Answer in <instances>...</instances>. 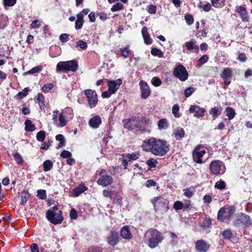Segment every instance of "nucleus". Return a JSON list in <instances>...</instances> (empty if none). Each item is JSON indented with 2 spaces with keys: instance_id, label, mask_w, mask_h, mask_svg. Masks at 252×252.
I'll return each mask as SVG.
<instances>
[{
  "instance_id": "nucleus-4",
  "label": "nucleus",
  "mask_w": 252,
  "mask_h": 252,
  "mask_svg": "<svg viewBox=\"0 0 252 252\" xmlns=\"http://www.w3.org/2000/svg\"><path fill=\"white\" fill-rule=\"evenodd\" d=\"M233 224L235 227H250L252 224V220L249 215L241 213L233 221Z\"/></svg>"
},
{
  "instance_id": "nucleus-42",
  "label": "nucleus",
  "mask_w": 252,
  "mask_h": 252,
  "mask_svg": "<svg viewBox=\"0 0 252 252\" xmlns=\"http://www.w3.org/2000/svg\"><path fill=\"white\" fill-rule=\"evenodd\" d=\"M158 163V160L157 159H154V158H150L146 161V164L149 166L148 170L151 169L152 168H155L157 166V164Z\"/></svg>"
},
{
  "instance_id": "nucleus-33",
  "label": "nucleus",
  "mask_w": 252,
  "mask_h": 252,
  "mask_svg": "<svg viewBox=\"0 0 252 252\" xmlns=\"http://www.w3.org/2000/svg\"><path fill=\"white\" fill-rule=\"evenodd\" d=\"M56 140L59 141L56 149H59L65 145V139L64 136L62 134H59L56 136Z\"/></svg>"
},
{
  "instance_id": "nucleus-16",
  "label": "nucleus",
  "mask_w": 252,
  "mask_h": 252,
  "mask_svg": "<svg viewBox=\"0 0 252 252\" xmlns=\"http://www.w3.org/2000/svg\"><path fill=\"white\" fill-rule=\"evenodd\" d=\"M138 118L136 116H132L130 118L126 119L123 120L124 127L128 130H132L135 128V121Z\"/></svg>"
},
{
  "instance_id": "nucleus-21",
  "label": "nucleus",
  "mask_w": 252,
  "mask_h": 252,
  "mask_svg": "<svg viewBox=\"0 0 252 252\" xmlns=\"http://www.w3.org/2000/svg\"><path fill=\"white\" fill-rule=\"evenodd\" d=\"M87 189L88 188L85 186L84 183H82L80 184L73 190V192L74 194V196L77 197Z\"/></svg>"
},
{
  "instance_id": "nucleus-62",
  "label": "nucleus",
  "mask_w": 252,
  "mask_h": 252,
  "mask_svg": "<svg viewBox=\"0 0 252 252\" xmlns=\"http://www.w3.org/2000/svg\"><path fill=\"white\" fill-rule=\"evenodd\" d=\"M37 196L40 199H45L47 197L46 190L44 189L38 190Z\"/></svg>"
},
{
  "instance_id": "nucleus-12",
  "label": "nucleus",
  "mask_w": 252,
  "mask_h": 252,
  "mask_svg": "<svg viewBox=\"0 0 252 252\" xmlns=\"http://www.w3.org/2000/svg\"><path fill=\"white\" fill-rule=\"evenodd\" d=\"M140 89L141 90V97L143 99L147 98L151 94L150 87L146 82L141 80L139 82Z\"/></svg>"
},
{
  "instance_id": "nucleus-23",
  "label": "nucleus",
  "mask_w": 252,
  "mask_h": 252,
  "mask_svg": "<svg viewBox=\"0 0 252 252\" xmlns=\"http://www.w3.org/2000/svg\"><path fill=\"white\" fill-rule=\"evenodd\" d=\"M221 111L222 107L220 106L218 107H215L214 108H212L209 111V114L210 115L212 116L213 119L215 120L220 116Z\"/></svg>"
},
{
  "instance_id": "nucleus-1",
  "label": "nucleus",
  "mask_w": 252,
  "mask_h": 252,
  "mask_svg": "<svg viewBox=\"0 0 252 252\" xmlns=\"http://www.w3.org/2000/svg\"><path fill=\"white\" fill-rule=\"evenodd\" d=\"M141 147L144 151L159 157L165 156L170 150L169 144L166 141L155 137L144 140Z\"/></svg>"
},
{
  "instance_id": "nucleus-11",
  "label": "nucleus",
  "mask_w": 252,
  "mask_h": 252,
  "mask_svg": "<svg viewBox=\"0 0 252 252\" xmlns=\"http://www.w3.org/2000/svg\"><path fill=\"white\" fill-rule=\"evenodd\" d=\"M120 239L118 232L112 230L107 237V242L110 246L114 247L119 242Z\"/></svg>"
},
{
  "instance_id": "nucleus-46",
  "label": "nucleus",
  "mask_w": 252,
  "mask_h": 252,
  "mask_svg": "<svg viewBox=\"0 0 252 252\" xmlns=\"http://www.w3.org/2000/svg\"><path fill=\"white\" fill-rule=\"evenodd\" d=\"M179 109V106L178 104H174L172 107V113L175 118H177L181 117V114L178 113Z\"/></svg>"
},
{
  "instance_id": "nucleus-19",
  "label": "nucleus",
  "mask_w": 252,
  "mask_h": 252,
  "mask_svg": "<svg viewBox=\"0 0 252 252\" xmlns=\"http://www.w3.org/2000/svg\"><path fill=\"white\" fill-rule=\"evenodd\" d=\"M102 121L101 118L98 116H94L89 121V125L90 126L93 128H97L101 125Z\"/></svg>"
},
{
  "instance_id": "nucleus-14",
  "label": "nucleus",
  "mask_w": 252,
  "mask_h": 252,
  "mask_svg": "<svg viewBox=\"0 0 252 252\" xmlns=\"http://www.w3.org/2000/svg\"><path fill=\"white\" fill-rule=\"evenodd\" d=\"M222 162L219 160H213L210 164L209 169L211 173L215 175H218L220 173L221 165Z\"/></svg>"
},
{
  "instance_id": "nucleus-22",
  "label": "nucleus",
  "mask_w": 252,
  "mask_h": 252,
  "mask_svg": "<svg viewBox=\"0 0 252 252\" xmlns=\"http://www.w3.org/2000/svg\"><path fill=\"white\" fill-rule=\"evenodd\" d=\"M68 71L76 72L78 69V64L76 60L65 61Z\"/></svg>"
},
{
  "instance_id": "nucleus-51",
  "label": "nucleus",
  "mask_w": 252,
  "mask_h": 252,
  "mask_svg": "<svg viewBox=\"0 0 252 252\" xmlns=\"http://www.w3.org/2000/svg\"><path fill=\"white\" fill-rule=\"evenodd\" d=\"M8 23V19L7 17H2L0 18V30L5 28Z\"/></svg>"
},
{
  "instance_id": "nucleus-63",
  "label": "nucleus",
  "mask_w": 252,
  "mask_h": 252,
  "mask_svg": "<svg viewBox=\"0 0 252 252\" xmlns=\"http://www.w3.org/2000/svg\"><path fill=\"white\" fill-rule=\"evenodd\" d=\"M184 204L180 201H176L173 204V208L176 210H180L184 209Z\"/></svg>"
},
{
  "instance_id": "nucleus-29",
  "label": "nucleus",
  "mask_w": 252,
  "mask_h": 252,
  "mask_svg": "<svg viewBox=\"0 0 252 252\" xmlns=\"http://www.w3.org/2000/svg\"><path fill=\"white\" fill-rule=\"evenodd\" d=\"M225 113L229 120H232L236 114L235 109L231 107H227L225 108Z\"/></svg>"
},
{
  "instance_id": "nucleus-50",
  "label": "nucleus",
  "mask_w": 252,
  "mask_h": 252,
  "mask_svg": "<svg viewBox=\"0 0 252 252\" xmlns=\"http://www.w3.org/2000/svg\"><path fill=\"white\" fill-rule=\"evenodd\" d=\"M140 154L138 152H135L131 154H127L126 155V157L130 160H136L139 157Z\"/></svg>"
},
{
  "instance_id": "nucleus-10",
  "label": "nucleus",
  "mask_w": 252,
  "mask_h": 252,
  "mask_svg": "<svg viewBox=\"0 0 252 252\" xmlns=\"http://www.w3.org/2000/svg\"><path fill=\"white\" fill-rule=\"evenodd\" d=\"M232 69L230 67H225L220 74V77L224 80L223 83L226 86H228L231 83V78L232 76Z\"/></svg>"
},
{
  "instance_id": "nucleus-44",
  "label": "nucleus",
  "mask_w": 252,
  "mask_h": 252,
  "mask_svg": "<svg viewBox=\"0 0 252 252\" xmlns=\"http://www.w3.org/2000/svg\"><path fill=\"white\" fill-rule=\"evenodd\" d=\"M36 139L39 142H43L46 137V132L44 130H40L36 134Z\"/></svg>"
},
{
  "instance_id": "nucleus-54",
  "label": "nucleus",
  "mask_w": 252,
  "mask_h": 252,
  "mask_svg": "<svg viewBox=\"0 0 252 252\" xmlns=\"http://www.w3.org/2000/svg\"><path fill=\"white\" fill-rule=\"evenodd\" d=\"M54 88V84L53 83H47L42 87L41 90L44 93H47L51 90Z\"/></svg>"
},
{
  "instance_id": "nucleus-45",
  "label": "nucleus",
  "mask_w": 252,
  "mask_h": 252,
  "mask_svg": "<svg viewBox=\"0 0 252 252\" xmlns=\"http://www.w3.org/2000/svg\"><path fill=\"white\" fill-rule=\"evenodd\" d=\"M103 249L98 246H92L89 247L86 252H102Z\"/></svg>"
},
{
  "instance_id": "nucleus-58",
  "label": "nucleus",
  "mask_w": 252,
  "mask_h": 252,
  "mask_svg": "<svg viewBox=\"0 0 252 252\" xmlns=\"http://www.w3.org/2000/svg\"><path fill=\"white\" fill-rule=\"evenodd\" d=\"M225 187V183L221 179H220L219 181H217L215 185V187L216 188L221 190L224 189Z\"/></svg>"
},
{
  "instance_id": "nucleus-5",
  "label": "nucleus",
  "mask_w": 252,
  "mask_h": 252,
  "mask_svg": "<svg viewBox=\"0 0 252 252\" xmlns=\"http://www.w3.org/2000/svg\"><path fill=\"white\" fill-rule=\"evenodd\" d=\"M206 154V151L204 149L203 146L198 145L192 152L193 160L197 163L202 164L205 162L202 159L203 157Z\"/></svg>"
},
{
  "instance_id": "nucleus-47",
  "label": "nucleus",
  "mask_w": 252,
  "mask_h": 252,
  "mask_svg": "<svg viewBox=\"0 0 252 252\" xmlns=\"http://www.w3.org/2000/svg\"><path fill=\"white\" fill-rule=\"evenodd\" d=\"M223 238L225 240L230 239L233 236V234L230 229H226L221 233Z\"/></svg>"
},
{
  "instance_id": "nucleus-20",
  "label": "nucleus",
  "mask_w": 252,
  "mask_h": 252,
  "mask_svg": "<svg viewBox=\"0 0 252 252\" xmlns=\"http://www.w3.org/2000/svg\"><path fill=\"white\" fill-rule=\"evenodd\" d=\"M138 119H136V121H135V129H136L137 130L141 132H150L151 131V128L149 127V126H147L146 127L143 126H142V122L141 121V119L140 117H136Z\"/></svg>"
},
{
  "instance_id": "nucleus-38",
  "label": "nucleus",
  "mask_w": 252,
  "mask_h": 252,
  "mask_svg": "<svg viewBox=\"0 0 252 252\" xmlns=\"http://www.w3.org/2000/svg\"><path fill=\"white\" fill-rule=\"evenodd\" d=\"M225 208L224 207H221L218 211L217 219L221 221H224L225 220Z\"/></svg>"
},
{
  "instance_id": "nucleus-36",
  "label": "nucleus",
  "mask_w": 252,
  "mask_h": 252,
  "mask_svg": "<svg viewBox=\"0 0 252 252\" xmlns=\"http://www.w3.org/2000/svg\"><path fill=\"white\" fill-rule=\"evenodd\" d=\"M66 118H67V115H64L62 112L60 113L58 120L60 122L59 126L60 127H63L66 125L67 123L66 120Z\"/></svg>"
},
{
  "instance_id": "nucleus-39",
  "label": "nucleus",
  "mask_w": 252,
  "mask_h": 252,
  "mask_svg": "<svg viewBox=\"0 0 252 252\" xmlns=\"http://www.w3.org/2000/svg\"><path fill=\"white\" fill-rule=\"evenodd\" d=\"M53 163L51 160H46L43 163V170L45 172L49 171L53 168Z\"/></svg>"
},
{
  "instance_id": "nucleus-27",
  "label": "nucleus",
  "mask_w": 252,
  "mask_h": 252,
  "mask_svg": "<svg viewBox=\"0 0 252 252\" xmlns=\"http://www.w3.org/2000/svg\"><path fill=\"white\" fill-rule=\"evenodd\" d=\"M57 72H67V65L65 62H59L56 66Z\"/></svg>"
},
{
  "instance_id": "nucleus-59",
  "label": "nucleus",
  "mask_w": 252,
  "mask_h": 252,
  "mask_svg": "<svg viewBox=\"0 0 252 252\" xmlns=\"http://www.w3.org/2000/svg\"><path fill=\"white\" fill-rule=\"evenodd\" d=\"M29 91L30 89L29 88H25L23 90V92H19L18 93L17 96L19 99H21L28 95Z\"/></svg>"
},
{
  "instance_id": "nucleus-3",
  "label": "nucleus",
  "mask_w": 252,
  "mask_h": 252,
  "mask_svg": "<svg viewBox=\"0 0 252 252\" xmlns=\"http://www.w3.org/2000/svg\"><path fill=\"white\" fill-rule=\"evenodd\" d=\"M148 233L149 235L147 245L151 249L156 248L164 239L161 232L156 229H150L148 230Z\"/></svg>"
},
{
  "instance_id": "nucleus-40",
  "label": "nucleus",
  "mask_w": 252,
  "mask_h": 252,
  "mask_svg": "<svg viewBox=\"0 0 252 252\" xmlns=\"http://www.w3.org/2000/svg\"><path fill=\"white\" fill-rule=\"evenodd\" d=\"M151 54L154 56H158V58H162L164 56L163 53L159 49L157 48H152L151 51Z\"/></svg>"
},
{
  "instance_id": "nucleus-41",
  "label": "nucleus",
  "mask_w": 252,
  "mask_h": 252,
  "mask_svg": "<svg viewBox=\"0 0 252 252\" xmlns=\"http://www.w3.org/2000/svg\"><path fill=\"white\" fill-rule=\"evenodd\" d=\"M13 156L16 163L18 165H21L24 162V160L22 156L19 153H15L13 154Z\"/></svg>"
},
{
  "instance_id": "nucleus-24",
  "label": "nucleus",
  "mask_w": 252,
  "mask_h": 252,
  "mask_svg": "<svg viewBox=\"0 0 252 252\" xmlns=\"http://www.w3.org/2000/svg\"><path fill=\"white\" fill-rule=\"evenodd\" d=\"M195 43L194 40H190L189 41L186 42L185 46L188 50L194 49V52L198 53L199 48L198 45H195Z\"/></svg>"
},
{
  "instance_id": "nucleus-30",
  "label": "nucleus",
  "mask_w": 252,
  "mask_h": 252,
  "mask_svg": "<svg viewBox=\"0 0 252 252\" xmlns=\"http://www.w3.org/2000/svg\"><path fill=\"white\" fill-rule=\"evenodd\" d=\"M107 83L108 91L113 94H115L119 89V87L117 86L116 83H115V81L108 80Z\"/></svg>"
},
{
  "instance_id": "nucleus-8",
  "label": "nucleus",
  "mask_w": 252,
  "mask_h": 252,
  "mask_svg": "<svg viewBox=\"0 0 252 252\" xmlns=\"http://www.w3.org/2000/svg\"><path fill=\"white\" fill-rule=\"evenodd\" d=\"M173 75L181 81H185L189 77V73L187 69L181 64L177 65L174 68Z\"/></svg>"
},
{
  "instance_id": "nucleus-25",
  "label": "nucleus",
  "mask_w": 252,
  "mask_h": 252,
  "mask_svg": "<svg viewBox=\"0 0 252 252\" xmlns=\"http://www.w3.org/2000/svg\"><path fill=\"white\" fill-rule=\"evenodd\" d=\"M31 195L29 193L28 191L26 189H24L21 191V200L20 201V205H25L26 203L29 198L30 197Z\"/></svg>"
},
{
  "instance_id": "nucleus-28",
  "label": "nucleus",
  "mask_w": 252,
  "mask_h": 252,
  "mask_svg": "<svg viewBox=\"0 0 252 252\" xmlns=\"http://www.w3.org/2000/svg\"><path fill=\"white\" fill-rule=\"evenodd\" d=\"M114 192L113 195H115L114 198H113V201L114 203L121 205L122 202V197L121 195L119 190L116 189L115 188H114Z\"/></svg>"
},
{
  "instance_id": "nucleus-49",
  "label": "nucleus",
  "mask_w": 252,
  "mask_h": 252,
  "mask_svg": "<svg viewBox=\"0 0 252 252\" xmlns=\"http://www.w3.org/2000/svg\"><path fill=\"white\" fill-rule=\"evenodd\" d=\"M62 113L67 116V118H72L73 117V109L71 107H66Z\"/></svg>"
},
{
  "instance_id": "nucleus-13",
  "label": "nucleus",
  "mask_w": 252,
  "mask_h": 252,
  "mask_svg": "<svg viewBox=\"0 0 252 252\" xmlns=\"http://www.w3.org/2000/svg\"><path fill=\"white\" fill-rule=\"evenodd\" d=\"M189 111L190 113H193V116L196 118L203 117L206 112L204 108L200 107L197 105H191Z\"/></svg>"
},
{
  "instance_id": "nucleus-31",
  "label": "nucleus",
  "mask_w": 252,
  "mask_h": 252,
  "mask_svg": "<svg viewBox=\"0 0 252 252\" xmlns=\"http://www.w3.org/2000/svg\"><path fill=\"white\" fill-rule=\"evenodd\" d=\"M185 131L181 127H177L173 133L174 137L176 140H181L185 136Z\"/></svg>"
},
{
  "instance_id": "nucleus-61",
  "label": "nucleus",
  "mask_w": 252,
  "mask_h": 252,
  "mask_svg": "<svg viewBox=\"0 0 252 252\" xmlns=\"http://www.w3.org/2000/svg\"><path fill=\"white\" fill-rule=\"evenodd\" d=\"M151 82L152 85L156 87L160 86L162 84L161 80L158 77H154L151 80Z\"/></svg>"
},
{
  "instance_id": "nucleus-15",
  "label": "nucleus",
  "mask_w": 252,
  "mask_h": 252,
  "mask_svg": "<svg viewBox=\"0 0 252 252\" xmlns=\"http://www.w3.org/2000/svg\"><path fill=\"white\" fill-rule=\"evenodd\" d=\"M210 246L202 240H197L195 243V248L198 252H207Z\"/></svg>"
},
{
  "instance_id": "nucleus-7",
  "label": "nucleus",
  "mask_w": 252,
  "mask_h": 252,
  "mask_svg": "<svg viewBox=\"0 0 252 252\" xmlns=\"http://www.w3.org/2000/svg\"><path fill=\"white\" fill-rule=\"evenodd\" d=\"M84 94L86 96L89 107L91 108L95 107L98 103V97L96 92L91 89L84 91Z\"/></svg>"
},
{
  "instance_id": "nucleus-53",
  "label": "nucleus",
  "mask_w": 252,
  "mask_h": 252,
  "mask_svg": "<svg viewBox=\"0 0 252 252\" xmlns=\"http://www.w3.org/2000/svg\"><path fill=\"white\" fill-rule=\"evenodd\" d=\"M43 69V67L41 65L33 67L31 70L28 71L26 72L25 74H34L35 73H38L41 71Z\"/></svg>"
},
{
  "instance_id": "nucleus-17",
  "label": "nucleus",
  "mask_w": 252,
  "mask_h": 252,
  "mask_svg": "<svg viewBox=\"0 0 252 252\" xmlns=\"http://www.w3.org/2000/svg\"><path fill=\"white\" fill-rule=\"evenodd\" d=\"M113 181V178L111 176L108 175L102 177H99L97 181V183L98 185L103 187H106L111 185Z\"/></svg>"
},
{
  "instance_id": "nucleus-6",
  "label": "nucleus",
  "mask_w": 252,
  "mask_h": 252,
  "mask_svg": "<svg viewBox=\"0 0 252 252\" xmlns=\"http://www.w3.org/2000/svg\"><path fill=\"white\" fill-rule=\"evenodd\" d=\"M46 217L51 223L55 225L61 223L63 219L62 211L55 213L50 210L47 211Z\"/></svg>"
},
{
  "instance_id": "nucleus-55",
  "label": "nucleus",
  "mask_w": 252,
  "mask_h": 252,
  "mask_svg": "<svg viewBox=\"0 0 252 252\" xmlns=\"http://www.w3.org/2000/svg\"><path fill=\"white\" fill-rule=\"evenodd\" d=\"M157 7L156 5L149 4L147 5L146 7V10L147 12L151 14H154L156 13Z\"/></svg>"
},
{
  "instance_id": "nucleus-32",
  "label": "nucleus",
  "mask_w": 252,
  "mask_h": 252,
  "mask_svg": "<svg viewBox=\"0 0 252 252\" xmlns=\"http://www.w3.org/2000/svg\"><path fill=\"white\" fill-rule=\"evenodd\" d=\"M25 129L27 132H32L33 131L36 127L34 124L32 123V122L29 119H27L25 122Z\"/></svg>"
},
{
  "instance_id": "nucleus-43",
  "label": "nucleus",
  "mask_w": 252,
  "mask_h": 252,
  "mask_svg": "<svg viewBox=\"0 0 252 252\" xmlns=\"http://www.w3.org/2000/svg\"><path fill=\"white\" fill-rule=\"evenodd\" d=\"M209 57L207 55H203L201 58L197 61V65L198 67L201 66L203 64L205 63L208 61Z\"/></svg>"
},
{
  "instance_id": "nucleus-37",
  "label": "nucleus",
  "mask_w": 252,
  "mask_h": 252,
  "mask_svg": "<svg viewBox=\"0 0 252 252\" xmlns=\"http://www.w3.org/2000/svg\"><path fill=\"white\" fill-rule=\"evenodd\" d=\"M212 5L215 8H221L225 4V0H211Z\"/></svg>"
},
{
  "instance_id": "nucleus-57",
  "label": "nucleus",
  "mask_w": 252,
  "mask_h": 252,
  "mask_svg": "<svg viewBox=\"0 0 252 252\" xmlns=\"http://www.w3.org/2000/svg\"><path fill=\"white\" fill-rule=\"evenodd\" d=\"M196 90L195 88L189 87L187 88L184 91V94L186 97H189Z\"/></svg>"
},
{
  "instance_id": "nucleus-26",
  "label": "nucleus",
  "mask_w": 252,
  "mask_h": 252,
  "mask_svg": "<svg viewBox=\"0 0 252 252\" xmlns=\"http://www.w3.org/2000/svg\"><path fill=\"white\" fill-rule=\"evenodd\" d=\"M120 51L121 53V56L124 58H127L130 57V55L132 53V51L129 49V46L128 45L125 47L120 48Z\"/></svg>"
},
{
  "instance_id": "nucleus-9",
  "label": "nucleus",
  "mask_w": 252,
  "mask_h": 252,
  "mask_svg": "<svg viewBox=\"0 0 252 252\" xmlns=\"http://www.w3.org/2000/svg\"><path fill=\"white\" fill-rule=\"evenodd\" d=\"M235 12L237 13L243 22H249L250 16L247 8L241 5H237L235 7Z\"/></svg>"
},
{
  "instance_id": "nucleus-34",
  "label": "nucleus",
  "mask_w": 252,
  "mask_h": 252,
  "mask_svg": "<svg viewBox=\"0 0 252 252\" xmlns=\"http://www.w3.org/2000/svg\"><path fill=\"white\" fill-rule=\"evenodd\" d=\"M212 224V219L210 218H204L199 222L200 227L206 228L209 227Z\"/></svg>"
},
{
  "instance_id": "nucleus-56",
  "label": "nucleus",
  "mask_w": 252,
  "mask_h": 252,
  "mask_svg": "<svg viewBox=\"0 0 252 252\" xmlns=\"http://www.w3.org/2000/svg\"><path fill=\"white\" fill-rule=\"evenodd\" d=\"M185 20L188 25H191L193 23L194 18L193 16L189 13H187L185 15Z\"/></svg>"
},
{
  "instance_id": "nucleus-52",
  "label": "nucleus",
  "mask_w": 252,
  "mask_h": 252,
  "mask_svg": "<svg viewBox=\"0 0 252 252\" xmlns=\"http://www.w3.org/2000/svg\"><path fill=\"white\" fill-rule=\"evenodd\" d=\"M77 47H79L82 50H86L88 47V44L87 42L84 41L82 40H79L78 41L76 42V45L75 46Z\"/></svg>"
},
{
  "instance_id": "nucleus-35",
  "label": "nucleus",
  "mask_w": 252,
  "mask_h": 252,
  "mask_svg": "<svg viewBox=\"0 0 252 252\" xmlns=\"http://www.w3.org/2000/svg\"><path fill=\"white\" fill-rule=\"evenodd\" d=\"M158 128L160 130L166 129L169 126V124L166 119H160L158 124Z\"/></svg>"
},
{
  "instance_id": "nucleus-64",
  "label": "nucleus",
  "mask_w": 252,
  "mask_h": 252,
  "mask_svg": "<svg viewBox=\"0 0 252 252\" xmlns=\"http://www.w3.org/2000/svg\"><path fill=\"white\" fill-rule=\"evenodd\" d=\"M59 39L62 43H65L69 40V34L62 33L60 35Z\"/></svg>"
},
{
  "instance_id": "nucleus-2",
  "label": "nucleus",
  "mask_w": 252,
  "mask_h": 252,
  "mask_svg": "<svg viewBox=\"0 0 252 252\" xmlns=\"http://www.w3.org/2000/svg\"><path fill=\"white\" fill-rule=\"evenodd\" d=\"M151 202L153 205L155 213L158 214L163 215L169 209V200L161 196L153 198Z\"/></svg>"
},
{
  "instance_id": "nucleus-48",
  "label": "nucleus",
  "mask_w": 252,
  "mask_h": 252,
  "mask_svg": "<svg viewBox=\"0 0 252 252\" xmlns=\"http://www.w3.org/2000/svg\"><path fill=\"white\" fill-rule=\"evenodd\" d=\"M124 5L120 2H118L114 4L111 8V10L112 12L122 10L124 8Z\"/></svg>"
},
{
  "instance_id": "nucleus-18",
  "label": "nucleus",
  "mask_w": 252,
  "mask_h": 252,
  "mask_svg": "<svg viewBox=\"0 0 252 252\" xmlns=\"http://www.w3.org/2000/svg\"><path fill=\"white\" fill-rule=\"evenodd\" d=\"M120 235L123 238L126 240H130L132 238V234L127 225H125L121 228Z\"/></svg>"
},
{
  "instance_id": "nucleus-60",
  "label": "nucleus",
  "mask_w": 252,
  "mask_h": 252,
  "mask_svg": "<svg viewBox=\"0 0 252 252\" xmlns=\"http://www.w3.org/2000/svg\"><path fill=\"white\" fill-rule=\"evenodd\" d=\"M114 192V189H104L102 191V194L104 197H109L110 199L112 198V195Z\"/></svg>"
}]
</instances>
